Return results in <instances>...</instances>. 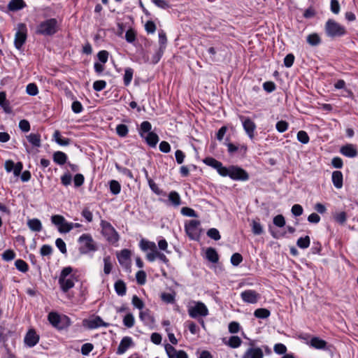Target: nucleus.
Returning a JSON list of instances; mask_svg holds the SVG:
<instances>
[{
  "label": "nucleus",
  "mask_w": 358,
  "mask_h": 358,
  "mask_svg": "<svg viewBox=\"0 0 358 358\" xmlns=\"http://www.w3.org/2000/svg\"><path fill=\"white\" fill-rule=\"evenodd\" d=\"M152 124L148 121L141 122L138 132L139 136L143 138L145 143L151 148H155L159 142V136L152 131Z\"/></svg>",
  "instance_id": "nucleus-1"
},
{
  "label": "nucleus",
  "mask_w": 358,
  "mask_h": 358,
  "mask_svg": "<svg viewBox=\"0 0 358 358\" xmlns=\"http://www.w3.org/2000/svg\"><path fill=\"white\" fill-rule=\"evenodd\" d=\"M48 320L54 328L59 331L66 329L71 324V319L67 315L56 312H50Z\"/></svg>",
  "instance_id": "nucleus-2"
},
{
  "label": "nucleus",
  "mask_w": 358,
  "mask_h": 358,
  "mask_svg": "<svg viewBox=\"0 0 358 358\" xmlns=\"http://www.w3.org/2000/svg\"><path fill=\"white\" fill-rule=\"evenodd\" d=\"M324 31L326 35L330 38L341 37L347 33L345 27L334 19H329L326 22Z\"/></svg>",
  "instance_id": "nucleus-3"
},
{
  "label": "nucleus",
  "mask_w": 358,
  "mask_h": 358,
  "mask_svg": "<svg viewBox=\"0 0 358 358\" xmlns=\"http://www.w3.org/2000/svg\"><path fill=\"white\" fill-rule=\"evenodd\" d=\"M222 177H229L231 180L236 181H247L249 180V174L245 170L234 165L225 168Z\"/></svg>",
  "instance_id": "nucleus-4"
},
{
  "label": "nucleus",
  "mask_w": 358,
  "mask_h": 358,
  "mask_svg": "<svg viewBox=\"0 0 358 358\" xmlns=\"http://www.w3.org/2000/svg\"><path fill=\"white\" fill-rule=\"evenodd\" d=\"M78 241L80 244L79 252L82 255H87L97 250L96 243L89 234H82Z\"/></svg>",
  "instance_id": "nucleus-5"
},
{
  "label": "nucleus",
  "mask_w": 358,
  "mask_h": 358,
  "mask_svg": "<svg viewBox=\"0 0 358 358\" xmlns=\"http://www.w3.org/2000/svg\"><path fill=\"white\" fill-rule=\"evenodd\" d=\"M100 226L101 227V233L108 242L114 244L119 241V234L110 222L101 220Z\"/></svg>",
  "instance_id": "nucleus-6"
},
{
  "label": "nucleus",
  "mask_w": 358,
  "mask_h": 358,
  "mask_svg": "<svg viewBox=\"0 0 358 358\" xmlns=\"http://www.w3.org/2000/svg\"><path fill=\"white\" fill-rule=\"evenodd\" d=\"M194 305L188 308V314L192 318L203 317L208 315L207 306L201 301H194Z\"/></svg>",
  "instance_id": "nucleus-7"
},
{
  "label": "nucleus",
  "mask_w": 358,
  "mask_h": 358,
  "mask_svg": "<svg viewBox=\"0 0 358 358\" xmlns=\"http://www.w3.org/2000/svg\"><path fill=\"white\" fill-rule=\"evenodd\" d=\"M63 17H46V36H52L62 30Z\"/></svg>",
  "instance_id": "nucleus-8"
},
{
  "label": "nucleus",
  "mask_w": 358,
  "mask_h": 358,
  "mask_svg": "<svg viewBox=\"0 0 358 358\" xmlns=\"http://www.w3.org/2000/svg\"><path fill=\"white\" fill-rule=\"evenodd\" d=\"M83 326L88 329H95L101 327H108L110 324L104 322L100 316L96 315L92 318L83 320Z\"/></svg>",
  "instance_id": "nucleus-9"
},
{
  "label": "nucleus",
  "mask_w": 358,
  "mask_h": 358,
  "mask_svg": "<svg viewBox=\"0 0 358 358\" xmlns=\"http://www.w3.org/2000/svg\"><path fill=\"white\" fill-rule=\"evenodd\" d=\"M200 224V221L197 220H191L185 224V231L191 240H197L199 238L197 228Z\"/></svg>",
  "instance_id": "nucleus-10"
},
{
  "label": "nucleus",
  "mask_w": 358,
  "mask_h": 358,
  "mask_svg": "<svg viewBox=\"0 0 358 358\" xmlns=\"http://www.w3.org/2000/svg\"><path fill=\"white\" fill-rule=\"evenodd\" d=\"M27 39V27L24 24H19L15 36V46L20 50Z\"/></svg>",
  "instance_id": "nucleus-11"
},
{
  "label": "nucleus",
  "mask_w": 358,
  "mask_h": 358,
  "mask_svg": "<svg viewBox=\"0 0 358 358\" xmlns=\"http://www.w3.org/2000/svg\"><path fill=\"white\" fill-rule=\"evenodd\" d=\"M239 119L242 122L245 133L248 137L252 140L255 137V131L256 129L255 123L249 117L241 115Z\"/></svg>",
  "instance_id": "nucleus-12"
},
{
  "label": "nucleus",
  "mask_w": 358,
  "mask_h": 358,
  "mask_svg": "<svg viewBox=\"0 0 358 358\" xmlns=\"http://www.w3.org/2000/svg\"><path fill=\"white\" fill-rule=\"evenodd\" d=\"M241 358H264V353L261 348L255 345L253 341L249 343V348L243 354Z\"/></svg>",
  "instance_id": "nucleus-13"
},
{
  "label": "nucleus",
  "mask_w": 358,
  "mask_h": 358,
  "mask_svg": "<svg viewBox=\"0 0 358 358\" xmlns=\"http://www.w3.org/2000/svg\"><path fill=\"white\" fill-rule=\"evenodd\" d=\"M164 348L169 358H188V355L185 351L182 350H176L169 343H166L164 345Z\"/></svg>",
  "instance_id": "nucleus-14"
},
{
  "label": "nucleus",
  "mask_w": 358,
  "mask_h": 358,
  "mask_svg": "<svg viewBox=\"0 0 358 358\" xmlns=\"http://www.w3.org/2000/svg\"><path fill=\"white\" fill-rule=\"evenodd\" d=\"M241 299L247 303H256L260 298V295L255 290L246 289L241 293Z\"/></svg>",
  "instance_id": "nucleus-15"
},
{
  "label": "nucleus",
  "mask_w": 358,
  "mask_h": 358,
  "mask_svg": "<svg viewBox=\"0 0 358 358\" xmlns=\"http://www.w3.org/2000/svg\"><path fill=\"white\" fill-rule=\"evenodd\" d=\"M203 162L206 165L215 169L219 173V175L222 176V174L224 171L226 166H224L222 162L211 157H207L204 158L203 159Z\"/></svg>",
  "instance_id": "nucleus-16"
},
{
  "label": "nucleus",
  "mask_w": 358,
  "mask_h": 358,
  "mask_svg": "<svg viewBox=\"0 0 358 358\" xmlns=\"http://www.w3.org/2000/svg\"><path fill=\"white\" fill-rule=\"evenodd\" d=\"M307 344L309 345L310 347L317 350H328L327 342L317 336L313 337L309 342H307Z\"/></svg>",
  "instance_id": "nucleus-17"
},
{
  "label": "nucleus",
  "mask_w": 358,
  "mask_h": 358,
  "mask_svg": "<svg viewBox=\"0 0 358 358\" xmlns=\"http://www.w3.org/2000/svg\"><path fill=\"white\" fill-rule=\"evenodd\" d=\"M130 257L131 252L128 249H123L117 255L119 264L126 268L130 265Z\"/></svg>",
  "instance_id": "nucleus-18"
},
{
  "label": "nucleus",
  "mask_w": 358,
  "mask_h": 358,
  "mask_svg": "<svg viewBox=\"0 0 358 358\" xmlns=\"http://www.w3.org/2000/svg\"><path fill=\"white\" fill-rule=\"evenodd\" d=\"M39 336L34 329H29L24 336V343L28 347H34L38 342Z\"/></svg>",
  "instance_id": "nucleus-19"
},
{
  "label": "nucleus",
  "mask_w": 358,
  "mask_h": 358,
  "mask_svg": "<svg viewBox=\"0 0 358 358\" xmlns=\"http://www.w3.org/2000/svg\"><path fill=\"white\" fill-rule=\"evenodd\" d=\"M139 318L146 326L151 327L155 324V318L149 309L141 310L139 313Z\"/></svg>",
  "instance_id": "nucleus-20"
},
{
  "label": "nucleus",
  "mask_w": 358,
  "mask_h": 358,
  "mask_svg": "<svg viewBox=\"0 0 358 358\" xmlns=\"http://www.w3.org/2000/svg\"><path fill=\"white\" fill-rule=\"evenodd\" d=\"M132 343H133V341L131 337H129V336L124 337L121 340V341L117 347L116 353L117 355L124 354L130 348V346L132 345Z\"/></svg>",
  "instance_id": "nucleus-21"
},
{
  "label": "nucleus",
  "mask_w": 358,
  "mask_h": 358,
  "mask_svg": "<svg viewBox=\"0 0 358 358\" xmlns=\"http://www.w3.org/2000/svg\"><path fill=\"white\" fill-rule=\"evenodd\" d=\"M340 152L343 155L350 158L355 157L358 154L356 148L352 144H347L342 146L341 148Z\"/></svg>",
  "instance_id": "nucleus-22"
},
{
  "label": "nucleus",
  "mask_w": 358,
  "mask_h": 358,
  "mask_svg": "<svg viewBox=\"0 0 358 358\" xmlns=\"http://www.w3.org/2000/svg\"><path fill=\"white\" fill-rule=\"evenodd\" d=\"M74 280L75 278L73 275L69 278H59V283L62 290L64 292H66L71 289L74 286Z\"/></svg>",
  "instance_id": "nucleus-23"
},
{
  "label": "nucleus",
  "mask_w": 358,
  "mask_h": 358,
  "mask_svg": "<svg viewBox=\"0 0 358 358\" xmlns=\"http://www.w3.org/2000/svg\"><path fill=\"white\" fill-rule=\"evenodd\" d=\"M143 172L145 173V178L148 180V185L150 188V189L155 193L157 195H163V196H165L166 195V193L161 189H159V187H158V185L154 182V180L150 178L148 176V171L145 169H143Z\"/></svg>",
  "instance_id": "nucleus-24"
},
{
  "label": "nucleus",
  "mask_w": 358,
  "mask_h": 358,
  "mask_svg": "<svg viewBox=\"0 0 358 358\" xmlns=\"http://www.w3.org/2000/svg\"><path fill=\"white\" fill-rule=\"evenodd\" d=\"M168 200L169 204L177 208L182 204V201L180 194L175 190L171 191L168 195Z\"/></svg>",
  "instance_id": "nucleus-25"
},
{
  "label": "nucleus",
  "mask_w": 358,
  "mask_h": 358,
  "mask_svg": "<svg viewBox=\"0 0 358 358\" xmlns=\"http://www.w3.org/2000/svg\"><path fill=\"white\" fill-rule=\"evenodd\" d=\"M224 50H225V45L222 43L218 42L217 43H216V45L215 47H210L207 50V52L210 55L211 61L215 62L216 61L215 55H216L217 52H224Z\"/></svg>",
  "instance_id": "nucleus-26"
},
{
  "label": "nucleus",
  "mask_w": 358,
  "mask_h": 358,
  "mask_svg": "<svg viewBox=\"0 0 358 358\" xmlns=\"http://www.w3.org/2000/svg\"><path fill=\"white\" fill-rule=\"evenodd\" d=\"M331 180L336 188L341 189L343 185V176L342 172L340 171H334L332 173Z\"/></svg>",
  "instance_id": "nucleus-27"
},
{
  "label": "nucleus",
  "mask_w": 358,
  "mask_h": 358,
  "mask_svg": "<svg viewBox=\"0 0 358 358\" xmlns=\"http://www.w3.org/2000/svg\"><path fill=\"white\" fill-rule=\"evenodd\" d=\"M52 159L55 164L62 166L66 163L68 157L66 153L62 151H56L53 153Z\"/></svg>",
  "instance_id": "nucleus-28"
},
{
  "label": "nucleus",
  "mask_w": 358,
  "mask_h": 358,
  "mask_svg": "<svg viewBox=\"0 0 358 358\" xmlns=\"http://www.w3.org/2000/svg\"><path fill=\"white\" fill-rule=\"evenodd\" d=\"M52 140L61 146H67L71 142L69 138L63 137L58 130L55 131Z\"/></svg>",
  "instance_id": "nucleus-29"
},
{
  "label": "nucleus",
  "mask_w": 358,
  "mask_h": 358,
  "mask_svg": "<svg viewBox=\"0 0 358 358\" xmlns=\"http://www.w3.org/2000/svg\"><path fill=\"white\" fill-rule=\"evenodd\" d=\"M139 247L143 252H151L157 249V245L155 242L148 241L146 239H141L139 243Z\"/></svg>",
  "instance_id": "nucleus-30"
},
{
  "label": "nucleus",
  "mask_w": 358,
  "mask_h": 358,
  "mask_svg": "<svg viewBox=\"0 0 358 358\" xmlns=\"http://www.w3.org/2000/svg\"><path fill=\"white\" fill-rule=\"evenodd\" d=\"M222 341L225 345H229L231 348H237L240 347L242 343V340L238 336H231L228 341L223 338Z\"/></svg>",
  "instance_id": "nucleus-31"
},
{
  "label": "nucleus",
  "mask_w": 358,
  "mask_h": 358,
  "mask_svg": "<svg viewBox=\"0 0 358 358\" xmlns=\"http://www.w3.org/2000/svg\"><path fill=\"white\" fill-rule=\"evenodd\" d=\"M25 6L26 3L23 0H10L8 4V9L10 11H17Z\"/></svg>",
  "instance_id": "nucleus-32"
},
{
  "label": "nucleus",
  "mask_w": 358,
  "mask_h": 358,
  "mask_svg": "<svg viewBox=\"0 0 358 358\" xmlns=\"http://www.w3.org/2000/svg\"><path fill=\"white\" fill-rule=\"evenodd\" d=\"M114 289L116 294L120 296H123L127 292V286L122 280H117L114 284Z\"/></svg>",
  "instance_id": "nucleus-33"
},
{
  "label": "nucleus",
  "mask_w": 358,
  "mask_h": 358,
  "mask_svg": "<svg viewBox=\"0 0 358 358\" xmlns=\"http://www.w3.org/2000/svg\"><path fill=\"white\" fill-rule=\"evenodd\" d=\"M306 42L311 46H317L322 43V39L318 34L313 33L307 36Z\"/></svg>",
  "instance_id": "nucleus-34"
},
{
  "label": "nucleus",
  "mask_w": 358,
  "mask_h": 358,
  "mask_svg": "<svg viewBox=\"0 0 358 358\" xmlns=\"http://www.w3.org/2000/svg\"><path fill=\"white\" fill-rule=\"evenodd\" d=\"M206 259L212 262L217 263L219 261V255L215 249L213 248H208L206 251Z\"/></svg>",
  "instance_id": "nucleus-35"
},
{
  "label": "nucleus",
  "mask_w": 358,
  "mask_h": 358,
  "mask_svg": "<svg viewBox=\"0 0 358 358\" xmlns=\"http://www.w3.org/2000/svg\"><path fill=\"white\" fill-rule=\"evenodd\" d=\"M333 218L336 223L343 225L347 221L348 215L345 211L336 212L333 214Z\"/></svg>",
  "instance_id": "nucleus-36"
},
{
  "label": "nucleus",
  "mask_w": 358,
  "mask_h": 358,
  "mask_svg": "<svg viewBox=\"0 0 358 358\" xmlns=\"http://www.w3.org/2000/svg\"><path fill=\"white\" fill-rule=\"evenodd\" d=\"M27 138L34 148L41 146V136L39 134L31 133L27 136Z\"/></svg>",
  "instance_id": "nucleus-37"
},
{
  "label": "nucleus",
  "mask_w": 358,
  "mask_h": 358,
  "mask_svg": "<svg viewBox=\"0 0 358 358\" xmlns=\"http://www.w3.org/2000/svg\"><path fill=\"white\" fill-rule=\"evenodd\" d=\"M134 75V69L131 67H127L124 69V74L123 77L124 85L128 86L130 85Z\"/></svg>",
  "instance_id": "nucleus-38"
},
{
  "label": "nucleus",
  "mask_w": 358,
  "mask_h": 358,
  "mask_svg": "<svg viewBox=\"0 0 358 358\" xmlns=\"http://www.w3.org/2000/svg\"><path fill=\"white\" fill-rule=\"evenodd\" d=\"M310 238L308 236L300 237L296 241V245L301 249H306L310 246Z\"/></svg>",
  "instance_id": "nucleus-39"
},
{
  "label": "nucleus",
  "mask_w": 358,
  "mask_h": 358,
  "mask_svg": "<svg viewBox=\"0 0 358 358\" xmlns=\"http://www.w3.org/2000/svg\"><path fill=\"white\" fill-rule=\"evenodd\" d=\"M74 228L73 222H68L65 220L61 225L58 226L57 229L60 233L66 234Z\"/></svg>",
  "instance_id": "nucleus-40"
},
{
  "label": "nucleus",
  "mask_w": 358,
  "mask_h": 358,
  "mask_svg": "<svg viewBox=\"0 0 358 358\" xmlns=\"http://www.w3.org/2000/svg\"><path fill=\"white\" fill-rule=\"evenodd\" d=\"M271 315L270 310L266 308H257L254 312V315L257 318L266 319Z\"/></svg>",
  "instance_id": "nucleus-41"
},
{
  "label": "nucleus",
  "mask_w": 358,
  "mask_h": 358,
  "mask_svg": "<svg viewBox=\"0 0 358 358\" xmlns=\"http://www.w3.org/2000/svg\"><path fill=\"white\" fill-rule=\"evenodd\" d=\"M115 131L120 137L124 138L128 134L129 129L126 124H119L116 126Z\"/></svg>",
  "instance_id": "nucleus-42"
},
{
  "label": "nucleus",
  "mask_w": 358,
  "mask_h": 358,
  "mask_svg": "<svg viewBox=\"0 0 358 358\" xmlns=\"http://www.w3.org/2000/svg\"><path fill=\"white\" fill-rule=\"evenodd\" d=\"M135 318L132 313H128L123 318V324L127 328H131L134 326Z\"/></svg>",
  "instance_id": "nucleus-43"
},
{
  "label": "nucleus",
  "mask_w": 358,
  "mask_h": 358,
  "mask_svg": "<svg viewBox=\"0 0 358 358\" xmlns=\"http://www.w3.org/2000/svg\"><path fill=\"white\" fill-rule=\"evenodd\" d=\"M110 193L113 195L118 194L121 191V185L117 180H112L109 182Z\"/></svg>",
  "instance_id": "nucleus-44"
},
{
  "label": "nucleus",
  "mask_w": 358,
  "mask_h": 358,
  "mask_svg": "<svg viewBox=\"0 0 358 358\" xmlns=\"http://www.w3.org/2000/svg\"><path fill=\"white\" fill-rule=\"evenodd\" d=\"M115 169H117V171L119 173H120L122 175L128 177L130 179H133L134 178V176H133L132 172L129 169H127V167L122 166H120L117 163L115 164Z\"/></svg>",
  "instance_id": "nucleus-45"
},
{
  "label": "nucleus",
  "mask_w": 358,
  "mask_h": 358,
  "mask_svg": "<svg viewBox=\"0 0 358 358\" xmlns=\"http://www.w3.org/2000/svg\"><path fill=\"white\" fill-rule=\"evenodd\" d=\"M252 231L255 235H261L264 230L261 223L257 220H252Z\"/></svg>",
  "instance_id": "nucleus-46"
},
{
  "label": "nucleus",
  "mask_w": 358,
  "mask_h": 358,
  "mask_svg": "<svg viewBox=\"0 0 358 358\" xmlns=\"http://www.w3.org/2000/svg\"><path fill=\"white\" fill-rule=\"evenodd\" d=\"M103 272L106 275H108L110 273L112 268H113V264L111 262V258L110 256H106L103 258Z\"/></svg>",
  "instance_id": "nucleus-47"
},
{
  "label": "nucleus",
  "mask_w": 358,
  "mask_h": 358,
  "mask_svg": "<svg viewBox=\"0 0 358 358\" xmlns=\"http://www.w3.org/2000/svg\"><path fill=\"white\" fill-rule=\"evenodd\" d=\"M180 213L182 215L189 217H198L196 211L189 207H183L181 208Z\"/></svg>",
  "instance_id": "nucleus-48"
},
{
  "label": "nucleus",
  "mask_w": 358,
  "mask_h": 358,
  "mask_svg": "<svg viewBox=\"0 0 358 358\" xmlns=\"http://www.w3.org/2000/svg\"><path fill=\"white\" fill-rule=\"evenodd\" d=\"M273 223L278 227H283L285 226L286 222L285 217L282 215H278L273 219Z\"/></svg>",
  "instance_id": "nucleus-49"
},
{
  "label": "nucleus",
  "mask_w": 358,
  "mask_h": 358,
  "mask_svg": "<svg viewBox=\"0 0 358 358\" xmlns=\"http://www.w3.org/2000/svg\"><path fill=\"white\" fill-rule=\"evenodd\" d=\"M165 47H159L158 50L156 51V52L153 55L152 57V63L154 64H157L159 60L161 59L164 51Z\"/></svg>",
  "instance_id": "nucleus-50"
},
{
  "label": "nucleus",
  "mask_w": 358,
  "mask_h": 358,
  "mask_svg": "<svg viewBox=\"0 0 358 358\" xmlns=\"http://www.w3.org/2000/svg\"><path fill=\"white\" fill-rule=\"evenodd\" d=\"M136 38V34L134 29H129L125 33V40L127 43H133Z\"/></svg>",
  "instance_id": "nucleus-51"
},
{
  "label": "nucleus",
  "mask_w": 358,
  "mask_h": 358,
  "mask_svg": "<svg viewBox=\"0 0 358 358\" xmlns=\"http://www.w3.org/2000/svg\"><path fill=\"white\" fill-rule=\"evenodd\" d=\"M297 140L303 143V144H307L309 141H310V138L307 134L306 131H299L298 133H297Z\"/></svg>",
  "instance_id": "nucleus-52"
},
{
  "label": "nucleus",
  "mask_w": 358,
  "mask_h": 358,
  "mask_svg": "<svg viewBox=\"0 0 358 358\" xmlns=\"http://www.w3.org/2000/svg\"><path fill=\"white\" fill-rule=\"evenodd\" d=\"M28 225L29 228L34 231H38L41 229V223L37 219H33L29 221Z\"/></svg>",
  "instance_id": "nucleus-53"
},
{
  "label": "nucleus",
  "mask_w": 358,
  "mask_h": 358,
  "mask_svg": "<svg viewBox=\"0 0 358 358\" xmlns=\"http://www.w3.org/2000/svg\"><path fill=\"white\" fill-rule=\"evenodd\" d=\"M15 265L17 270L21 272L25 273L28 271V264L22 259H17L15 262Z\"/></svg>",
  "instance_id": "nucleus-54"
},
{
  "label": "nucleus",
  "mask_w": 358,
  "mask_h": 358,
  "mask_svg": "<svg viewBox=\"0 0 358 358\" xmlns=\"http://www.w3.org/2000/svg\"><path fill=\"white\" fill-rule=\"evenodd\" d=\"M230 262L233 266H238L243 262V257L238 252L234 253L231 257Z\"/></svg>",
  "instance_id": "nucleus-55"
},
{
  "label": "nucleus",
  "mask_w": 358,
  "mask_h": 358,
  "mask_svg": "<svg viewBox=\"0 0 358 358\" xmlns=\"http://www.w3.org/2000/svg\"><path fill=\"white\" fill-rule=\"evenodd\" d=\"M131 303L132 305L139 309V310H142L143 308H144V302L143 301V300L141 299H140L138 296L136 295H134L132 296V299H131Z\"/></svg>",
  "instance_id": "nucleus-56"
},
{
  "label": "nucleus",
  "mask_w": 358,
  "mask_h": 358,
  "mask_svg": "<svg viewBox=\"0 0 358 358\" xmlns=\"http://www.w3.org/2000/svg\"><path fill=\"white\" fill-rule=\"evenodd\" d=\"M207 236L215 241H218L221 238L219 231L215 228H210L208 229L207 231Z\"/></svg>",
  "instance_id": "nucleus-57"
},
{
  "label": "nucleus",
  "mask_w": 358,
  "mask_h": 358,
  "mask_svg": "<svg viewBox=\"0 0 358 358\" xmlns=\"http://www.w3.org/2000/svg\"><path fill=\"white\" fill-rule=\"evenodd\" d=\"M2 259L6 262L11 261L15 259V253L13 250H5L2 255Z\"/></svg>",
  "instance_id": "nucleus-58"
},
{
  "label": "nucleus",
  "mask_w": 358,
  "mask_h": 358,
  "mask_svg": "<svg viewBox=\"0 0 358 358\" xmlns=\"http://www.w3.org/2000/svg\"><path fill=\"white\" fill-rule=\"evenodd\" d=\"M81 215L87 222H92L93 220V215L89 208L85 207L81 212Z\"/></svg>",
  "instance_id": "nucleus-59"
},
{
  "label": "nucleus",
  "mask_w": 358,
  "mask_h": 358,
  "mask_svg": "<svg viewBox=\"0 0 358 358\" xmlns=\"http://www.w3.org/2000/svg\"><path fill=\"white\" fill-rule=\"evenodd\" d=\"M274 352L278 355H285L287 352V347L283 343H276L273 347Z\"/></svg>",
  "instance_id": "nucleus-60"
},
{
  "label": "nucleus",
  "mask_w": 358,
  "mask_h": 358,
  "mask_svg": "<svg viewBox=\"0 0 358 358\" xmlns=\"http://www.w3.org/2000/svg\"><path fill=\"white\" fill-rule=\"evenodd\" d=\"M288 123L285 120L278 121L275 124V128L277 131L280 133H283L286 131L288 129Z\"/></svg>",
  "instance_id": "nucleus-61"
},
{
  "label": "nucleus",
  "mask_w": 358,
  "mask_h": 358,
  "mask_svg": "<svg viewBox=\"0 0 358 358\" xmlns=\"http://www.w3.org/2000/svg\"><path fill=\"white\" fill-rule=\"evenodd\" d=\"M72 181V176L69 172H66L64 175L61 176V183L67 187L71 185Z\"/></svg>",
  "instance_id": "nucleus-62"
},
{
  "label": "nucleus",
  "mask_w": 358,
  "mask_h": 358,
  "mask_svg": "<svg viewBox=\"0 0 358 358\" xmlns=\"http://www.w3.org/2000/svg\"><path fill=\"white\" fill-rule=\"evenodd\" d=\"M106 87V82L103 80H96L93 83V89L96 92L104 90Z\"/></svg>",
  "instance_id": "nucleus-63"
},
{
  "label": "nucleus",
  "mask_w": 358,
  "mask_h": 358,
  "mask_svg": "<svg viewBox=\"0 0 358 358\" xmlns=\"http://www.w3.org/2000/svg\"><path fill=\"white\" fill-rule=\"evenodd\" d=\"M55 245L62 254H66V245L65 242L62 238H57L55 241Z\"/></svg>",
  "instance_id": "nucleus-64"
}]
</instances>
